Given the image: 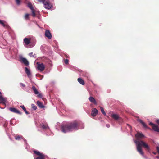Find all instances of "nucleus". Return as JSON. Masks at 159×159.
Returning <instances> with one entry per match:
<instances>
[{
	"mask_svg": "<svg viewBox=\"0 0 159 159\" xmlns=\"http://www.w3.org/2000/svg\"><path fill=\"white\" fill-rule=\"evenodd\" d=\"M84 128V124L81 121L76 120L69 124L62 125L61 131L63 133H66L79 129H83Z\"/></svg>",
	"mask_w": 159,
	"mask_h": 159,
	"instance_id": "obj_1",
	"label": "nucleus"
},
{
	"mask_svg": "<svg viewBox=\"0 0 159 159\" xmlns=\"http://www.w3.org/2000/svg\"><path fill=\"white\" fill-rule=\"evenodd\" d=\"M136 139L134 142L136 144V148L138 152L141 155L144 156V153L141 148L142 147L146 149L148 151L150 150L149 146L146 143L142 140H140L143 138L146 137L141 132H137L135 135Z\"/></svg>",
	"mask_w": 159,
	"mask_h": 159,
	"instance_id": "obj_2",
	"label": "nucleus"
},
{
	"mask_svg": "<svg viewBox=\"0 0 159 159\" xmlns=\"http://www.w3.org/2000/svg\"><path fill=\"white\" fill-rule=\"evenodd\" d=\"M38 1L42 3L44 7L47 9L49 10L53 7L52 5L49 2V0H38Z\"/></svg>",
	"mask_w": 159,
	"mask_h": 159,
	"instance_id": "obj_3",
	"label": "nucleus"
},
{
	"mask_svg": "<svg viewBox=\"0 0 159 159\" xmlns=\"http://www.w3.org/2000/svg\"><path fill=\"white\" fill-rule=\"evenodd\" d=\"M33 152L36 155L38 156V157H36L35 155H34V157L35 159H45V155L43 153H40L39 151L34 150Z\"/></svg>",
	"mask_w": 159,
	"mask_h": 159,
	"instance_id": "obj_4",
	"label": "nucleus"
},
{
	"mask_svg": "<svg viewBox=\"0 0 159 159\" xmlns=\"http://www.w3.org/2000/svg\"><path fill=\"white\" fill-rule=\"evenodd\" d=\"M19 61L23 63L26 66H28L29 65V62L27 60L23 57L22 56H20L19 57Z\"/></svg>",
	"mask_w": 159,
	"mask_h": 159,
	"instance_id": "obj_5",
	"label": "nucleus"
},
{
	"mask_svg": "<svg viewBox=\"0 0 159 159\" xmlns=\"http://www.w3.org/2000/svg\"><path fill=\"white\" fill-rule=\"evenodd\" d=\"M37 64L38 70L40 71H42L44 70L45 68V66L43 63H39V62H37Z\"/></svg>",
	"mask_w": 159,
	"mask_h": 159,
	"instance_id": "obj_6",
	"label": "nucleus"
},
{
	"mask_svg": "<svg viewBox=\"0 0 159 159\" xmlns=\"http://www.w3.org/2000/svg\"><path fill=\"white\" fill-rule=\"evenodd\" d=\"M149 125L152 126V129L155 131L159 132V128L155 124L152 122H150Z\"/></svg>",
	"mask_w": 159,
	"mask_h": 159,
	"instance_id": "obj_7",
	"label": "nucleus"
},
{
	"mask_svg": "<svg viewBox=\"0 0 159 159\" xmlns=\"http://www.w3.org/2000/svg\"><path fill=\"white\" fill-rule=\"evenodd\" d=\"M32 89L33 90L34 93L35 94L37 95V97L39 98H42V95L41 93H39L37 89H36V87L33 86L32 87Z\"/></svg>",
	"mask_w": 159,
	"mask_h": 159,
	"instance_id": "obj_8",
	"label": "nucleus"
},
{
	"mask_svg": "<svg viewBox=\"0 0 159 159\" xmlns=\"http://www.w3.org/2000/svg\"><path fill=\"white\" fill-rule=\"evenodd\" d=\"M10 110L14 113H16L20 115H21L22 113L20 112L18 110H17L16 108L14 107H10L9 108Z\"/></svg>",
	"mask_w": 159,
	"mask_h": 159,
	"instance_id": "obj_9",
	"label": "nucleus"
},
{
	"mask_svg": "<svg viewBox=\"0 0 159 159\" xmlns=\"http://www.w3.org/2000/svg\"><path fill=\"white\" fill-rule=\"evenodd\" d=\"M45 35L49 39H51L52 37L51 33L50 32L49 30H45Z\"/></svg>",
	"mask_w": 159,
	"mask_h": 159,
	"instance_id": "obj_10",
	"label": "nucleus"
},
{
	"mask_svg": "<svg viewBox=\"0 0 159 159\" xmlns=\"http://www.w3.org/2000/svg\"><path fill=\"white\" fill-rule=\"evenodd\" d=\"M25 72L27 75L28 77L29 78H31L32 77V75L31 72L27 67H25Z\"/></svg>",
	"mask_w": 159,
	"mask_h": 159,
	"instance_id": "obj_11",
	"label": "nucleus"
},
{
	"mask_svg": "<svg viewBox=\"0 0 159 159\" xmlns=\"http://www.w3.org/2000/svg\"><path fill=\"white\" fill-rule=\"evenodd\" d=\"M138 121L143 126L144 128L146 129H148L150 130H151V129L149 128V127H148L146 125V124L143 121L141 120V119H138Z\"/></svg>",
	"mask_w": 159,
	"mask_h": 159,
	"instance_id": "obj_12",
	"label": "nucleus"
},
{
	"mask_svg": "<svg viewBox=\"0 0 159 159\" xmlns=\"http://www.w3.org/2000/svg\"><path fill=\"white\" fill-rule=\"evenodd\" d=\"M98 113L97 110L95 108H93L92 111L91 115L95 117L97 115Z\"/></svg>",
	"mask_w": 159,
	"mask_h": 159,
	"instance_id": "obj_13",
	"label": "nucleus"
},
{
	"mask_svg": "<svg viewBox=\"0 0 159 159\" xmlns=\"http://www.w3.org/2000/svg\"><path fill=\"white\" fill-rule=\"evenodd\" d=\"M89 100L92 102L95 105L97 104V102L94 98L90 96L89 98Z\"/></svg>",
	"mask_w": 159,
	"mask_h": 159,
	"instance_id": "obj_14",
	"label": "nucleus"
},
{
	"mask_svg": "<svg viewBox=\"0 0 159 159\" xmlns=\"http://www.w3.org/2000/svg\"><path fill=\"white\" fill-rule=\"evenodd\" d=\"M111 117L116 120H117L119 119H121V118L116 114H112L111 115Z\"/></svg>",
	"mask_w": 159,
	"mask_h": 159,
	"instance_id": "obj_15",
	"label": "nucleus"
},
{
	"mask_svg": "<svg viewBox=\"0 0 159 159\" xmlns=\"http://www.w3.org/2000/svg\"><path fill=\"white\" fill-rule=\"evenodd\" d=\"M7 98L2 97V95H0V103H5L6 102Z\"/></svg>",
	"mask_w": 159,
	"mask_h": 159,
	"instance_id": "obj_16",
	"label": "nucleus"
},
{
	"mask_svg": "<svg viewBox=\"0 0 159 159\" xmlns=\"http://www.w3.org/2000/svg\"><path fill=\"white\" fill-rule=\"evenodd\" d=\"M37 104L40 108H42L44 107V106L43 105V104L39 101H37Z\"/></svg>",
	"mask_w": 159,
	"mask_h": 159,
	"instance_id": "obj_17",
	"label": "nucleus"
},
{
	"mask_svg": "<svg viewBox=\"0 0 159 159\" xmlns=\"http://www.w3.org/2000/svg\"><path fill=\"white\" fill-rule=\"evenodd\" d=\"M24 41L26 45L29 44L30 43V39L29 38H25L24 39Z\"/></svg>",
	"mask_w": 159,
	"mask_h": 159,
	"instance_id": "obj_18",
	"label": "nucleus"
},
{
	"mask_svg": "<svg viewBox=\"0 0 159 159\" xmlns=\"http://www.w3.org/2000/svg\"><path fill=\"white\" fill-rule=\"evenodd\" d=\"M41 125L43 129H48V130H50V128L47 125H45L43 124L42 123Z\"/></svg>",
	"mask_w": 159,
	"mask_h": 159,
	"instance_id": "obj_19",
	"label": "nucleus"
},
{
	"mask_svg": "<svg viewBox=\"0 0 159 159\" xmlns=\"http://www.w3.org/2000/svg\"><path fill=\"white\" fill-rule=\"evenodd\" d=\"M78 81L81 84L84 85L85 84L84 81L80 78H78L77 79Z\"/></svg>",
	"mask_w": 159,
	"mask_h": 159,
	"instance_id": "obj_20",
	"label": "nucleus"
},
{
	"mask_svg": "<svg viewBox=\"0 0 159 159\" xmlns=\"http://www.w3.org/2000/svg\"><path fill=\"white\" fill-rule=\"evenodd\" d=\"M23 139V137L22 136H20V135H16L15 136V139L17 140H20L21 139Z\"/></svg>",
	"mask_w": 159,
	"mask_h": 159,
	"instance_id": "obj_21",
	"label": "nucleus"
},
{
	"mask_svg": "<svg viewBox=\"0 0 159 159\" xmlns=\"http://www.w3.org/2000/svg\"><path fill=\"white\" fill-rule=\"evenodd\" d=\"M28 7L30 8L31 11L34 10L33 7L31 3H28Z\"/></svg>",
	"mask_w": 159,
	"mask_h": 159,
	"instance_id": "obj_22",
	"label": "nucleus"
},
{
	"mask_svg": "<svg viewBox=\"0 0 159 159\" xmlns=\"http://www.w3.org/2000/svg\"><path fill=\"white\" fill-rule=\"evenodd\" d=\"M5 21L0 20V24L2 25L4 27L6 26V25L5 24Z\"/></svg>",
	"mask_w": 159,
	"mask_h": 159,
	"instance_id": "obj_23",
	"label": "nucleus"
},
{
	"mask_svg": "<svg viewBox=\"0 0 159 159\" xmlns=\"http://www.w3.org/2000/svg\"><path fill=\"white\" fill-rule=\"evenodd\" d=\"M100 108L101 111V112L102 113V114L104 115H106V113H105V111H104L103 108L102 107H101Z\"/></svg>",
	"mask_w": 159,
	"mask_h": 159,
	"instance_id": "obj_24",
	"label": "nucleus"
},
{
	"mask_svg": "<svg viewBox=\"0 0 159 159\" xmlns=\"http://www.w3.org/2000/svg\"><path fill=\"white\" fill-rule=\"evenodd\" d=\"M31 107L34 110H36L37 108L36 106L34 104H31Z\"/></svg>",
	"mask_w": 159,
	"mask_h": 159,
	"instance_id": "obj_25",
	"label": "nucleus"
},
{
	"mask_svg": "<svg viewBox=\"0 0 159 159\" xmlns=\"http://www.w3.org/2000/svg\"><path fill=\"white\" fill-rule=\"evenodd\" d=\"M15 1L17 5H20L21 2L20 0H15Z\"/></svg>",
	"mask_w": 159,
	"mask_h": 159,
	"instance_id": "obj_26",
	"label": "nucleus"
},
{
	"mask_svg": "<svg viewBox=\"0 0 159 159\" xmlns=\"http://www.w3.org/2000/svg\"><path fill=\"white\" fill-rule=\"evenodd\" d=\"M70 68L72 70L75 71L76 70L77 68L76 67H75L73 66H71L70 67Z\"/></svg>",
	"mask_w": 159,
	"mask_h": 159,
	"instance_id": "obj_27",
	"label": "nucleus"
},
{
	"mask_svg": "<svg viewBox=\"0 0 159 159\" xmlns=\"http://www.w3.org/2000/svg\"><path fill=\"white\" fill-rule=\"evenodd\" d=\"M31 12L32 13V15L34 17H35L36 16V15L35 14V11H34V10H32Z\"/></svg>",
	"mask_w": 159,
	"mask_h": 159,
	"instance_id": "obj_28",
	"label": "nucleus"
},
{
	"mask_svg": "<svg viewBox=\"0 0 159 159\" xmlns=\"http://www.w3.org/2000/svg\"><path fill=\"white\" fill-rule=\"evenodd\" d=\"M29 14H26L25 16V19H27L29 18Z\"/></svg>",
	"mask_w": 159,
	"mask_h": 159,
	"instance_id": "obj_29",
	"label": "nucleus"
},
{
	"mask_svg": "<svg viewBox=\"0 0 159 159\" xmlns=\"http://www.w3.org/2000/svg\"><path fill=\"white\" fill-rule=\"evenodd\" d=\"M64 63L66 64H67L68 63L69 60L67 59H66L64 61Z\"/></svg>",
	"mask_w": 159,
	"mask_h": 159,
	"instance_id": "obj_30",
	"label": "nucleus"
},
{
	"mask_svg": "<svg viewBox=\"0 0 159 159\" xmlns=\"http://www.w3.org/2000/svg\"><path fill=\"white\" fill-rule=\"evenodd\" d=\"M156 149L157 152L159 154V145L158 146H157L156 147Z\"/></svg>",
	"mask_w": 159,
	"mask_h": 159,
	"instance_id": "obj_31",
	"label": "nucleus"
},
{
	"mask_svg": "<svg viewBox=\"0 0 159 159\" xmlns=\"http://www.w3.org/2000/svg\"><path fill=\"white\" fill-rule=\"evenodd\" d=\"M20 84L22 87H25V85L24 84H23L22 83H20Z\"/></svg>",
	"mask_w": 159,
	"mask_h": 159,
	"instance_id": "obj_32",
	"label": "nucleus"
},
{
	"mask_svg": "<svg viewBox=\"0 0 159 159\" xmlns=\"http://www.w3.org/2000/svg\"><path fill=\"white\" fill-rule=\"evenodd\" d=\"M14 55V53L13 52H11V54L10 55V57H12Z\"/></svg>",
	"mask_w": 159,
	"mask_h": 159,
	"instance_id": "obj_33",
	"label": "nucleus"
},
{
	"mask_svg": "<svg viewBox=\"0 0 159 159\" xmlns=\"http://www.w3.org/2000/svg\"><path fill=\"white\" fill-rule=\"evenodd\" d=\"M156 123L159 125V119H157L156 120Z\"/></svg>",
	"mask_w": 159,
	"mask_h": 159,
	"instance_id": "obj_34",
	"label": "nucleus"
},
{
	"mask_svg": "<svg viewBox=\"0 0 159 159\" xmlns=\"http://www.w3.org/2000/svg\"><path fill=\"white\" fill-rule=\"evenodd\" d=\"M33 52H31V53H29V55L30 57H31L32 56V55H33Z\"/></svg>",
	"mask_w": 159,
	"mask_h": 159,
	"instance_id": "obj_35",
	"label": "nucleus"
},
{
	"mask_svg": "<svg viewBox=\"0 0 159 159\" xmlns=\"http://www.w3.org/2000/svg\"><path fill=\"white\" fill-rule=\"evenodd\" d=\"M106 126L107 128H109V127H110V125L109 124H106Z\"/></svg>",
	"mask_w": 159,
	"mask_h": 159,
	"instance_id": "obj_36",
	"label": "nucleus"
},
{
	"mask_svg": "<svg viewBox=\"0 0 159 159\" xmlns=\"http://www.w3.org/2000/svg\"><path fill=\"white\" fill-rule=\"evenodd\" d=\"M20 107H21L23 109H24L25 108V107L23 105H21L20 106Z\"/></svg>",
	"mask_w": 159,
	"mask_h": 159,
	"instance_id": "obj_37",
	"label": "nucleus"
},
{
	"mask_svg": "<svg viewBox=\"0 0 159 159\" xmlns=\"http://www.w3.org/2000/svg\"><path fill=\"white\" fill-rule=\"evenodd\" d=\"M23 139L25 143L26 144H27V141H26V140L25 139H24L23 138V139Z\"/></svg>",
	"mask_w": 159,
	"mask_h": 159,
	"instance_id": "obj_38",
	"label": "nucleus"
},
{
	"mask_svg": "<svg viewBox=\"0 0 159 159\" xmlns=\"http://www.w3.org/2000/svg\"><path fill=\"white\" fill-rule=\"evenodd\" d=\"M25 112V113L26 114H29V112H28L26 110L25 111H24Z\"/></svg>",
	"mask_w": 159,
	"mask_h": 159,
	"instance_id": "obj_39",
	"label": "nucleus"
},
{
	"mask_svg": "<svg viewBox=\"0 0 159 159\" xmlns=\"http://www.w3.org/2000/svg\"><path fill=\"white\" fill-rule=\"evenodd\" d=\"M32 57H34V58H36V55L35 54L33 55Z\"/></svg>",
	"mask_w": 159,
	"mask_h": 159,
	"instance_id": "obj_40",
	"label": "nucleus"
},
{
	"mask_svg": "<svg viewBox=\"0 0 159 159\" xmlns=\"http://www.w3.org/2000/svg\"><path fill=\"white\" fill-rule=\"evenodd\" d=\"M34 45H35V44L34 43L32 46L30 47V48L33 47L34 46Z\"/></svg>",
	"mask_w": 159,
	"mask_h": 159,
	"instance_id": "obj_41",
	"label": "nucleus"
},
{
	"mask_svg": "<svg viewBox=\"0 0 159 159\" xmlns=\"http://www.w3.org/2000/svg\"><path fill=\"white\" fill-rule=\"evenodd\" d=\"M143 157L146 158L147 159H148V158H147L144 155L143 156Z\"/></svg>",
	"mask_w": 159,
	"mask_h": 159,
	"instance_id": "obj_42",
	"label": "nucleus"
},
{
	"mask_svg": "<svg viewBox=\"0 0 159 159\" xmlns=\"http://www.w3.org/2000/svg\"><path fill=\"white\" fill-rule=\"evenodd\" d=\"M156 157L157 158H159V157L158 156H156Z\"/></svg>",
	"mask_w": 159,
	"mask_h": 159,
	"instance_id": "obj_43",
	"label": "nucleus"
},
{
	"mask_svg": "<svg viewBox=\"0 0 159 159\" xmlns=\"http://www.w3.org/2000/svg\"><path fill=\"white\" fill-rule=\"evenodd\" d=\"M23 110L24 111H25L26 110L25 108Z\"/></svg>",
	"mask_w": 159,
	"mask_h": 159,
	"instance_id": "obj_44",
	"label": "nucleus"
},
{
	"mask_svg": "<svg viewBox=\"0 0 159 159\" xmlns=\"http://www.w3.org/2000/svg\"><path fill=\"white\" fill-rule=\"evenodd\" d=\"M153 153L154 154H156V153L154 152H153Z\"/></svg>",
	"mask_w": 159,
	"mask_h": 159,
	"instance_id": "obj_45",
	"label": "nucleus"
},
{
	"mask_svg": "<svg viewBox=\"0 0 159 159\" xmlns=\"http://www.w3.org/2000/svg\"><path fill=\"white\" fill-rule=\"evenodd\" d=\"M128 125L129 126V127H130V128H131V126L130 125Z\"/></svg>",
	"mask_w": 159,
	"mask_h": 159,
	"instance_id": "obj_46",
	"label": "nucleus"
},
{
	"mask_svg": "<svg viewBox=\"0 0 159 159\" xmlns=\"http://www.w3.org/2000/svg\"><path fill=\"white\" fill-rule=\"evenodd\" d=\"M9 137V138H10V139H11H11L10 138V137Z\"/></svg>",
	"mask_w": 159,
	"mask_h": 159,
	"instance_id": "obj_47",
	"label": "nucleus"
},
{
	"mask_svg": "<svg viewBox=\"0 0 159 159\" xmlns=\"http://www.w3.org/2000/svg\"><path fill=\"white\" fill-rule=\"evenodd\" d=\"M1 94V92L0 91V94Z\"/></svg>",
	"mask_w": 159,
	"mask_h": 159,
	"instance_id": "obj_48",
	"label": "nucleus"
}]
</instances>
